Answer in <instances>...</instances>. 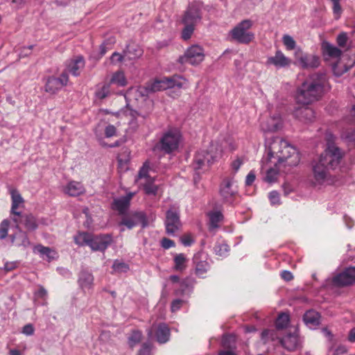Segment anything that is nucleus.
Returning a JSON list of instances; mask_svg holds the SVG:
<instances>
[{"instance_id":"f257e3e1","label":"nucleus","mask_w":355,"mask_h":355,"mask_svg":"<svg viewBox=\"0 0 355 355\" xmlns=\"http://www.w3.org/2000/svg\"><path fill=\"white\" fill-rule=\"evenodd\" d=\"M327 146L317 161L312 164V172L315 184H332L330 171L335 169L343 157L340 149L334 144V137L327 135Z\"/></svg>"},{"instance_id":"f03ea898","label":"nucleus","mask_w":355,"mask_h":355,"mask_svg":"<svg viewBox=\"0 0 355 355\" xmlns=\"http://www.w3.org/2000/svg\"><path fill=\"white\" fill-rule=\"evenodd\" d=\"M268 156L263 159L268 160L275 166L277 164L296 166L300 162V155L297 150L286 140L276 137L268 139L266 142Z\"/></svg>"},{"instance_id":"7ed1b4c3","label":"nucleus","mask_w":355,"mask_h":355,"mask_svg":"<svg viewBox=\"0 0 355 355\" xmlns=\"http://www.w3.org/2000/svg\"><path fill=\"white\" fill-rule=\"evenodd\" d=\"M324 83V76L318 73L309 76L297 90V103L305 105L319 100L323 94Z\"/></svg>"},{"instance_id":"20e7f679","label":"nucleus","mask_w":355,"mask_h":355,"mask_svg":"<svg viewBox=\"0 0 355 355\" xmlns=\"http://www.w3.org/2000/svg\"><path fill=\"white\" fill-rule=\"evenodd\" d=\"M223 149L218 143H211L207 149L198 150L193 158V168L196 171H206L221 157Z\"/></svg>"},{"instance_id":"39448f33","label":"nucleus","mask_w":355,"mask_h":355,"mask_svg":"<svg viewBox=\"0 0 355 355\" xmlns=\"http://www.w3.org/2000/svg\"><path fill=\"white\" fill-rule=\"evenodd\" d=\"M185 80L179 76L164 77L161 79H155L149 81L145 85L138 87L136 94L138 96H148L149 94L169 88L184 87Z\"/></svg>"},{"instance_id":"423d86ee","label":"nucleus","mask_w":355,"mask_h":355,"mask_svg":"<svg viewBox=\"0 0 355 355\" xmlns=\"http://www.w3.org/2000/svg\"><path fill=\"white\" fill-rule=\"evenodd\" d=\"M74 241L78 245H89L93 251H105L112 241L110 234L94 235L80 232L74 236Z\"/></svg>"},{"instance_id":"0eeeda50","label":"nucleus","mask_w":355,"mask_h":355,"mask_svg":"<svg viewBox=\"0 0 355 355\" xmlns=\"http://www.w3.org/2000/svg\"><path fill=\"white\" fill-rule=\"evenodd\" d=\"M250 19H244L237 24L228 34L231 42L248 44L254 39V34L250 31L252 26Z\"/></svg>"},{"instance_id":"6e6552de","label":"nucleus","mask_w":355,"mask_h":355,"mask_svg":"<svg viewBox=\"0 0 355 355\" xmlns=\"http://www.w3.org/2000/svg\"><path fill=\"white\" fill-rule=\"evenodd\" d=\"M181 140V134L178 130L173 129L166 132L159 141L155 146L154 150L163 151L169 154L176 150Z\"/></svg>"},{"instance_id":"1a4fd4ad","label":"nucleus","mask_w":355,"mask_h":355,"mask_svg":"<svg viewBox=\"0 0 355 355\" xmlns=\"http://www.w3.org/2000/svg\"><path fill=\"white\" fill-rule=\"evenodd\" d=\"M136 99L139 101L137 106V110L127 109L125 111L121 113H116V116L119 117L121 114H125L127 116H130L132 119H137V116H141L143 119H146L153 111V103L148 96H138L135 93Z\"/></svg>"},{"instance_id":"9d476101","label":"nucleus","mask_w":355,"mask_h":355,"mask_svg":"<svg viewBox=\"0 0 355 355\" xmlns=\"http://www.w3.org/2000/svg\"><path fill=\"white\" fill-rule=\"evenodd\" d=\"M149 166L144 164L140 169L135 181L139 186H142L146 193L155 195L157 191V187L154 184V179L148 175Z\"/></svg>"},{"instance_id":"9b49d317","label":"nucleus","mask_w":355,"mask_h":355,"mask_svg":"<svg viewBox=\"0 0 355 355\" xmlns=\"http://www.w3.org/2000/svg\"><path fill=\"white\" fill-rule=\"evenodd\" d=\"M204 58L205 53L202 48L198 45H193L179 58L178 60L181 64L197 65L202 62Z\"/></svg>"},{"instance_id":"f8f14e48","label":"nucleus","mask_w":355,"mask_h":355,"mask_svg":"<svg viewBox=\"0 0 355 355\" xmlns=\"http://www.w3.org/2000/svg\"><path fill=\"white\" fill-rule=\"evenodd\" d=\"M260 127L265 132H272L280 130L283 127L281 114L279 112H275L268 116H263L261 119Z\"/></svg>"},{"instance_id":"ddd939ff","label":"nucleus","mask_w":355,"mask_h":355,"mask_svg":"<svg viewBox=\"0 0 355 355\" xmlns=\"http://www.w3.org/2000/svg\"><path fill=\"white\" fill-rule=\"evenodd\" d=\"M165 225L168 234H174L180 229L182 224L180 220V213L176 207H172L166 211Z\"/></svg>"},{"instance_id":"4468645a","label":"nucleus","mask_w":355,"mask_h":355,"mask_svg":"<svg viewBox=\"0 0 355 355\" xmlns=\"http://www.w3.org/2000/svg\"><path fill=\"white\" fill-rule=\"evenodd\" d=\"M296 63L303 69H314L320 65V59L313 54L303 53L300 49L295 52Z\"/></svg>"},{"instance_id":"2eb2a0df","label":"nucleus","mask_w":355,"mask_h":355,"mask_svg":"<svg viewBox=\"0 0 355 355\" xmlns=\"http://www.w3.org/2000/svg\"><path fill=\"white\" fill-rule=\"evenodd\" d=\"M68 82L69 76L67 72H62L59 78L49 77L44 85V90L47 93L54 94L66 86Z\"/></svg>"},{"instance_id":"dca6fc26","label":"nucleus","mask_w":355,"mask_h":355,"mask_svg":"<svg viewBox=\"0 0 355 355\" xmlns=\"http://www.w3.org/2000/svg\"><path fill=\"white\" fill-rule=\"evenodd\" d=\"M153 336L159 343H165L169 340L170 329L164 323L154 324L148 331L149 338H152Z\"/></svg>"},{"instance_id":"f3484780","label":"nucleus","mask_w":355,"mask_h":355,"mask_svg":"<svg viewBox=\"0 0 355 355\" xmlns=\"http://www.w3.org/2000/svg\"><path fill=\"white\" fill-rule=\"evenodd\" d=\"M141 224L142 227L148 225L146 215L142 211L132 212L128 215H125L122 218L120 223L121 225H125L128 229H132L133 227Z\"/></svg>"},{"instance_id":"a211bd4d","label":"nucleus","mask_w":355,"mask_h":355,"mask_svg":"<svg viewBox=\"0 0 355 355\" xmlns=\"http://www.w3.org/2000/svg\"><path fill=\"white\" fill-rule=\"evenodd\" d=\"M333 283L338 286H347L355 284V267L347 268L335 275Z\"/></svg>"},{"instance_id":"6ab92c4d","label":"nucleus","mask_w":355,"mask_h":355,"mask_svg":"<svg viewBox=\"0 0 355 355\" xmlns=\"http://www.w3.org/2000/svg\"><path fill=\"white\" fill-rule=\"evenodd\" d=\"M12 200V205L10 209V217L14 223L19 222V217L21 216V212L17 211L20 207H23L24 200L21 197L19 191L15 189H12L10 191Z\"/></svg>"},{"instance_id":"aec40b11","label":"nucleus","mask_w":355,"mask_h":355,"mask_svg":"<svg viewBox=\"0 0 355 355\" xmlns=\"http://www.w3.org/2000/svg\"><path fill=\"white\" fill-rule=\"evenodd\" d=\"M307 105H302V107H296L293 111L295 119L304 123H312L315 119L314 110Z\"/></svg>"},{"instance_id":"412c9836","label":"nucleus","mask_w":355,"mask_h":355,"mask_svg":"<svg viewBox=\"0 0 355 355\" xmlns=\"http://www.w3.org/2000/svg\"><path fill=\"white\" fill-rule=\"evenodd\" d=\"M237 193L236 186L232 179L225 178L220 187V194L225 201H230Z\"/></svg>"},{"instance_id":"4be33fe9","label":"nucleus","mask_w":355,"mask_h":355,"mask_svg":"<svg viewBox=\"0 0 355 355\" xmlns=\"http://www.w3.org/2000/svg\"><path fill=\"white\" fill-rule=\"evenodd\" d=\"M292 63V60L286 57L281 51L275 52V55L269 57L266 60V65H272L277 69L288 67Z\"/></svg>"},{"instance_id":"5701e85b","label":"nucleus","mask_w":355,"mask_h":355,"mask_svg":"<svg viewBox=\"0 0 355 355\" xmlns=\"http://www.w3.org/2000/svg\"><path fill=\"white\" fill-rule=\"evenodd\" d=\"M200 20L201 15L199 8L194 5L189 6L182 19L184 25H192L193 26H196Z\"/></svg>"},{"instance_id":"b1692460","label":"nucleus","mask_w":355,"mask_h":355,"mask_svg":"<svg viewBox=\"0 0 355 355\" xmlns=\"http://www.w3.org/2000/svg\"><path fill=\"white\" fill-rule=\"evenodd\" d=\"M15 223L16 232L10 235L11 243L18 247L27 248L31 242L28 238L27 234L22 231L19 226V221Z\"/></svg>"},{"instance_id":"393cba45","label":"nucleus","mask_w":355,"mask_h":355,"mask_svg":"<svg viewBox=\"0 0 355 355\" xmlns=\"http://www.w3.org/2000/svg\"><path fill=\"white\" fill-rule=\"evenodd\" d=\"M85 60L83 56H76L66 63V69L63 72L71 73L74 76H78L81 70L85 67Z\"/></svg>"},{"instance_id":"a878e982","label":"nucleus","mask_w":355,"mask_h":355,"mask_svg":"<svg viewBox=\"0 0 355 355\" xmlns=\"http://www.w3.org/2000/svg\"><path fill=\"white\" fill-rule=\"evenodd\" d=\"M281 164H277L276 166L272 164L267 159H263L261 161V169L265 171L266 175L265 180L269 183L274 182L277 180L278 176V171Z\"/></svg>"},{"instance_id":"bb28decb","label":"nucleus","mask_w":355,"mask_h":355,"mask_svg":"<svg viewBox=\"0 0 355 355\" xmlns=\"http://www.w3.org/2000/svg\"><path fill=\"white\" fill-rule=\"evenodd\" d=\"M134 196V193H129L125 196L114 199L112 205V209L120 214H125L130 207V202Z\"/></svg>"},{"instance_id":"cd10ccee","label":"nucleus","mask_w":355,"mask_h":355,"mask_svg":"<svg viewBox=\"0 0 355 355\" xmlns=\"http://www.w3.org/2000/svg\"><path fill=\"white\" fill-rule=\"evenodd\" d=\"M281 343L284 347L289 351H293L300 345V340L297 331L295 329L293 334H288L282 340Z\"/></svg>"},{"instance_id":"c85d7f7f","label":"nucleus","mask_w":355,"mask_h":355,"mask_svg":"<svg viewBox=\"0 0 355 355\" xmlns=\"http://www.w3.org/2000/svg\"><path fill=\"white\" fill-rule=\"evenodd\" d=\"M63 192L70 196H78L85 193L83 184L77 181H70L62 189Z\"/></svg>"},{"instance_id":"c756f323","label":"nucleus","mask_w":355,"mask_h":355,"mask_svg":"<svg viewBox=\"0 0 355 355\" xmlns=\"http://www.w3.org/2000/svg\"><path fill=\"white\" fill-rule=\"evenodd\" d=\"M33 251L34 252L40 253L42 259H46L48 261L55 259L58 256L55 250L42 245L35 246Z\"/></svg>"},{"instance_id":"7c9ffc66","label":"nucleus","mask_w":355,"mask_h":355,"mask_svg":"<svg viewBox=\"0 0 355 355\" xmlns=\"http://www.w3.org/2000/svg\"><path fill=\"white\" fill-rule=\"evenodd\" d=\"M303 320L308 327L313 328L319 324L320 315L315 311L309 310L304 313Z\"/></svg>"},{"instance_id":"2f4dec72","label":"nucleus","mask_w":355,"mask_h":355,"mask_svg":"<svg viewBox=\"0 0 355 355\" xmlns=\"http://www.w3.org/2000/svg\"><path fill=\"white\" fill-rule=\"evenodd\" d=\"M143 54V50L137 45H128L124 51V56L127 60H133L140 58Z\"/></svg>"},{"instance_id":"473e14b6","label":"nucleus","mask_w":355,"mask_h":355,"mask_svg":"<svg viewBox=\"0 0 355 355\" xmlns=\"http://www.w3.org/2000/svg\"><path fill=\"white\" fill-rule=\"evenodd\" d=\"M323 53L332 58H338L342 54V51L336 46L329 42H324L322 46Z\"/></svg>"},{"instance_id":"72a5a7b5","label":"nucleus","mask_w":355,"mask_h":355,"mask_svg":"<svg viewBox=\"0 0 355 355\" xmlns=\"http://www.w3.org/2000/svg\"><path fill=\"white\" fill-rule=\"evenodd\" d=\"M19 225L23 223L28 230H35L37 227L35 218L32 214H21L19 217Z\"/></svg>"},{"instance_id":"f704fd0d","label":"nucleus","mask_w":355,"mask_h":355,"mask_svg":"<svg viewBox=\"0 0 355 355\" xmlns=\"http://www.w3.org/2000/svg\"><path fill=\"white\" fill-rule=\"evenodd\" d=\"M128 82L125 74L121 71H118L114 72L108 84L116 85L118 87H125L127 85Z\"/></svg>"},{"instance_id":"c9c22d12","label":"nucleus","mask_w":355,"mask_h":355,"mask_svg":"<svg viewBox=\"0 0 355 355\" xmlns=\"http://www.w3.org/2000/svg\"><path fill=\"white\" fill-rule=\"evenodd\" d=\"M93 281L94 277L91 273L86 271H83L80 272L79 277V282L82 287H89L92 284Z\"/></svg>"},{"instance_id":"e433bc0d","label":"nucleus","mask_w":355,"mask_h":355,"mask_svg":"<svg viewBox=\"0 0 355 355\" xmlns=\"http://www.w3.org/2000/svg\"><path fill=\"white\" fill-rule=\"evenodd\" d=\"M209 216V225L211 229L218 227L219 223L223 220V216L220 211L211 212Z\"/></svg>"},{"instance_id":"4c0bfd02","label":"nucleus","mask_w":355,"mask_h":355,"mask_svg":"<svg viewBox=\"0 0 355 355\" xmlns=\"http://www.w3.org/2000/svg\"><path fill=\"white\" fill-rule=\"evenodd\" d=\"M187 258L184 254H176L174 258V269L178 271H182L186 268Z\"/></svg>"},{"instance_id":"58836bf2","label":"nucleus","mask_w":355,"mask_h":355,"mask_svg":"<svg viewBox=\"0 0 355 355\" xmlns=\"http://www.w3.org/2000/svg\"><path fill=\"white\" fill-rule=\"evenodd\" d=\"M196 265V273L197 275L202 277L209 270V265L207 261H197V258H195Z\"/></svg>"},{"instance_id":"ea45409f","label":"nucleus","mask_w":355,"mask_h":355,"mask_svg":"<svg viewBox=\"0 0 355 355\" xmlns=\"http://www.w3.org/2000/svg\"><path fill=\"white\" fill-rule=\"evenodd\" d=\"M110 85L108 83L103 85L101 87L98 88L96 90V92L95 93L96 97L101 100H103V99L107 98L110 94Z\"/></svg>"},{"instance_id":"a19ab883","label":"nucleus","mask_w":355,"mask_h":355,"mask_svg":"<svg viewBox=\"0 0 355 355\" xmlns=\"http://www.w3.org/2000/svg\"><path fill=\"white\" fill-rule=\"evenodd\" d=\"M142 338V333L140 331L135 330L132 332L130 336L128 338V344L130 347H134L140 341Z\"/></svg>"},{"instance_id":"79ce46f5","label":"nucleus","mask_w":355,"mask_h":355,"mask_svg":"<svg viewBox=\"0 0 355 355\" xmlns=\"http://www.w3.org/2000/svg\"><path fill=\"white\" fill-rule=\"evenodd\" d=\"M332 3V10L335 19L338 20L340 18L343 9L340 6V0H329Z\"/></svg>"},{"instance_id":"37998d69","label":"nucleus","mask_w":355,"mask_h":355,"mask_svg":"<svg viewBox=\"0 0 355 355\" xmlns=\"http://www.w3.org/2000/svg\"><path fill=\"white\" fill-rule=\"evenodd\" d=\"M282 42L286 50L291 51L295 49L296 42L294 39L289 35H284Z\"/></svg>"},{"instance_id":"c03bdc74","label":"nucleus","mask_w":355,"mask_h":355,"mask_svg":"<svg viewBox=\"0 0 355 355\" xmlns=\"http://www.w3.org/2000/svg\"><path fill=\"white\" fill-rule=\"evenodd\" d=\"M289 322V316L286 313H282L276 320V327L277 329H284L286 327Z\"/></svg>"},{"instance_id":"a18cd8bd","label":"nucleus","mask_w":355,"mask_h":355,"mask_svg":"<svg viewBox=\"0 0 355 355\" xmlns=\"http://www.w3.org/2000/svg\"><path fill=\"white\" fill-rule=\"evenodd\" d=\"M10 227V220L4 219L0 223V239H4L8 236V229Z\"/></svg>"},{"instance_id":"49530a36","label":"nucleus","mask_w":355,"mask_h":355,"mask_svg":"<svg viewBox=\"0 0 355 355\" xmlns=\"http://www.w3.org/2000/svg\"><path fill=\"white\" fill-rule=\"evenodd\" d=\"M112 268L116 272H125L129 270V266L124 262L115 260Z\"/></svg>"},{"instance_id":"de8ad7c7","label":"nucleus","mask_w":355,"mask_h":355,"mask_svg":"<svg viewBox=\"0 0 355 355\" xmlns=\"http://www.w3.org/2000/svg\"><path fill=\"white\" fill-rule=\"evenodd\" d=\"M229 251V246L226 243H218L214 247L215 253L220 256H225Z\"/></svg>"},{"instance_id":"09e8293b","label":"nucleus","mask_w":355,"mask_h":355,"mask_svg":"<svg viewBox=\"0 0 355 355\" xmlns=\"http://www.w3.org/2000/svg\"><path fill=\"white\" fill-rule=\"evenodd\" d=\"M194 29L195 26H193L192 25H184V28L182 33V37L184 40H189L191 37Z\"/></svg>"},{"instance_id":"8fccbe9b","label":"nucleus","mask_w":355,"mask_h":355,"mask_svg":"<svg viewBox=\"0 0 355 355\" xmlns=\"http://www.w3.org/2000/svg\"><path fill=\"white\" fill-rule=\"evenodd\" d=\"M153 345L149 343H145L142 345L138 355H151Z\"/></svg>"},{"instance_id":"3c124183","label":"nucleus","mask_w":355,"mask_h":355,"mask_svg":"<svg viewBox=\"0 0 355 355\" xmlns=\"http://www.w3.org/2000/svg\"><path fill=\"white\" fill-rule=\"evenodd\" d=\"M348 40L347 34L345 32L340 33L336 39L337 44L340 47H345Z\"/></svg>"},{"instance_id":"603ef678","label":"nucleus","mask_w":355,"mask_h":355,"mask_svg":"<svg viewBox=\"0 0 355 355\" xmlns=\"http://www.w3.org/2000/svg\"><path fill=\"white\" fill-rule=\"evenodd\" d=\"M269 199L272 205H277L279 203V194L275 191H272L269 193Z\"/></svg>"},{"instance_id":"864d4df0","label":"nucleus","mask_w":355,"mask_h":355,"mask_svg":"<svg viewBox=\"0 0 355 355\" xmlns=\"http://www.w3.org/2000/svg\"><path fill=\"white\" fill-rule=\"evenodd\" d=\"M123 60H127V58L124 56V53L123 55L117 52H114V53H112L111 56V61L113 63L119 62Z\"/></svg>"},{"instance_id":"5fc2aeb1","label":"nucleus","mask_w":355,"mask_h":355,"mask_svg":"<svg viewBox=\"0 0 355 355\" xmlns=\"http://www.w3.org/2000/svg\"><path fill=\"white\" fill-rule=\"evenodd\" d=\"M116 129L113 125H108L105 127V135L107 137H112L116 135Z\"/></svg>"},{"instance_id":"6e6d98bb","label":"nucleus","mask_w":355,"mask_h":355,"mask_svg":"<svg viewBox=\"0 0 355 355\" xmlns=\"http://www.w3.org/2000/svg\"><path fill=\"white\" fill-rule=\"evenodd\" d=\"M243 164V161L240 158H236L232 162L231 167L234 173L237 172Z\"/></svg>"},{"instance_id":"4d7b16f0","label":"nucleus","mask_w":355,"mask_h":355,"mask_svg":"<svg viewBox=\"0 0 355 355\" xmlns=\"http://www.w3.org/2000/svg\"><path fill=\"white\" fill-rule=\"evenodd\" d=\"M22 333L26 336H31L34 333V327L33 324H26L22 329Z\"/></svg>"},{"instance_id":"13d9d810","label":"nucleus","mask_w":355,"mask_h":355,"mask_svg":"<svg viewBox=\"0 0 355 355\" xmlns=\"http://www.w3.org/2000/svg\"><path fill=\"white\" fill-rule=\"evenodd\" d=\"M35 295L38 298L44 299L47 296V291L42 286H40L38 290L35 293Z\"/></svg>"},{"instance_id":"bf43d9fd","label":"nucleus","mask_w":355,"mask_h":355,"mask_svg":"<svg viewBox=\"0 0 355 355\" xmlns=\"http://www.w3.org/2000/svg\"><path fill=\"white\" fill-rule=\"evenodd\" d=\"M162 246L165 249H168L171 247L175 246V243L173 241H172L171 239L164 238L162 240Z\"/></svg>"},{"instance_id":"052dcab7","label":"nucleus","mask_w":355,"mask_h":355,"mask_svg":"<svg viewBox=\"0 0 355 355\" xmlns=\"http://www.w3.org/2000/svg\"><path fill=\"white\" fill-rule=\"evenodd\" d=\"M183 303H184V302L181 300H175L173 301L172 304H171V311L173 312H175V311L179 310L180 308L183 304Z\"/></svg>"},{"instance_id":"680f3d73","label":"nucleus","mask_w":355,"mask_h":355,"mask_svg":"<svg viewBox=\"0 0 355 355\" xmlns=\"http://www.w3.org/2000/svg\"><path fill=\"white\" fill-rule=\"evenodd\" d=\"M181 241L184 245L189 246L193 243V240L191 235H184L181 238Z\"/></svg>"},{"instance_id":"e2e57ef3","label":"nucleus","mask_w":355,"mask_h":355,"mask_svg":"<svg viewBox=\"0 0 355 355\" xmlns=\"http://www.w3.org/2000/svg\"><path fill=\"white\" fill-rule=\"evenodd\" d=\"M281 277L286 281H291L293 279V274L288 270H284L281 273Z\"/></svg>"},{"instance_id":"0e129e2a","label":"nucleus","mask_w":355,"mask_h":355,"mask_svg":"<svg viewBox=\"0 0 355 355\" xmlns=\"http://www.w3.org/2000/svg\"><path fill=\"white\" fill-rule=\"evenodd\" d=\"M254 180H255V175L253 171H250L246 177L245 184L248 186L251 185L253 183V182L254 181Z\"/></svg>"},{"instance_id":"69168bd1","label":"nucleus","mask_w":355,"mask_h":355,"mask_svg":"<svg viewBox=\"0 0 355 355\" xmlns=\"http://www.w3.org/2000/svg\"><path fill=\"white\" fill-rule=\"evenodd\" d=\"M17 266V262H7L5 263L4 269L6 271H10L13 269H15Z\"/></svg>"},{"instance_id":"338daca9","label":"nucleus","mask_w":355,"mask_h":355,"mask_svg":"<svg viewBox=\"0 0 355 355\" xmlns=\"http://www.w3.org/2000/svg\"><path fill=\"white\" fill-rule=\"evenodd\" d=\"M348 339L350 342H355V327L350 330Z\"/></svg>"},{"instance_id":"774afa93","label":"nucleus","mask_w":355,"mask_h":355,"mask_svg":"<svg viewBox=\"0 0 355 355\" xmlns=\"http://www.w3.org/2000/svg\"><path fill=\"white\" fill-rule=\"evenodd\" d=\"M218 355H236V354L233 350H222Z\"/></svg>"}]
</instances>
